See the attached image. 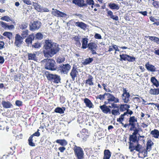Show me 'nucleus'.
Listing matches in <instances>:
<instances>
[{
  "instance_id": "f257e3e1",
  "label": "nucleus",
  "mask_w": 159,
  "mask_h": 159,
  "mask_svg": "<svg viewBox=\"0 0 159 159\" xmlns=\"http://www.w3.org/2000/svg\"><path fill=\"white\" fill-rule=\"evenodd\" d=\"M44 47L45 49L43 52L46 57H51L58 52L59 49L58 45L51 40H46Z\"/></svg>"
},
{
  "instance_id": "f03ea898",
  "label": "nucleus",
  "mask_w": 159,
  "mask_h": 159,
  "mask_svg": "<svg viewBox=\"0 0 159 159\" xmlns=\"http://www.w3.org/2000/svg\"><path fill=\"white\" fill-rule=\"evenodd\" d=\"M129 149L131 152H133L134 150L138 152L139 157L140 154H143V157H144L147 156V151L146 150L145 148L140 145L139 143H137L136 145H134V144H130L129 146Z\"/></svg>"
},
{
  "instance_id": "7ed1b4c3",
  "label": "nucleus",
  "mask_w": 159,
  "mask_h": 159,
  "mask_svg": "<svg viewBox=\"0 0 159 159\" xmlns=\"http://www.w3.org/2000/svg\"><path fill=\"white\" fill-rule=\"evenodd\" d=\"M42 61L45 63L44 66L45 69L50 70H56V63L54 60L51 59H46L43 60Z\"/></svg>"
},
{
  "instance_id": "20e7f679",
  "label": "nucleus",
  "mask_w": 159,
  "mask_h": 159,
  "mask_svg": "<svg viewBox=\"0 0 159 159\" xmlns=\"http://www.w3.org/2000/svg\"><path fill=\"white\" fill-rule=\"evenodd\" d=\"M74 150L75 155L78 159H83L84 158V153L82 148L76 146Z\"/></svg>"
},
{
  "instance_id": "39448f33",
  "label": "nucleus",
  "mask_w": 159,
  "mask_h": 159,
  "mask_svg": "<svg viewBox=\"0 0 159 159\" xmlns=\"http://www.w3.org/2000/svg\"><path fill=\"white\" fill-rule=\"evenodd\" d=\"M15 38L14 44L17 47H20L23 43V39L18 34H16Z\"/></svg>"
},
{
  "instance_id": "423d86ee",
  "label": "nucleus",
  "mask_w": 159,
  "mask_h": 159,
  "mask_svg": "<svg viewBox=\"0 0 159 159\" xmlns=\"http://www.w3.org/2000/svg\"><path fill=\"white\" fill-rule=\"evenodd\" d=\"M123 93L122 94V100L125 103H127L130 101V95L129 93L127 92L126 89L123 88Z\"/></svg>"
},
{
  "instance_id": "0eeeda50",
  "label": "nucleus",
  "mask_w": 159,
  "mask_h": 159,
  "mask_svg": "<svg viewBox=\"0 0 159 159\" xmlns=\"http://www.w3.org/2000/svg\"><path fill=\"white\" fill-rule=\"evenodd\" d=\"M47 77L48 80H52V81L56 83H58L60 82V77L57 75L48 74L47 76Z\"/></svg>"
},
{
  "instance_id": "6e6552de",
  "label": "nucleus",
  "mask_w": 159,
  "mask_h": 159,
  "mask_svg": "<svg viewBox=\"0 0 159 159\" xmlns=\"http://www.w3.org/2000/svg\"><path fill=\"white\" fill-rule=\"evenodd\" d=\"M89 49L90 50L91 53L93 54H96V50H97L98 46L97 44L94 42H91L88 44Z\"/></svg>"
},
{
  "instance_id": "1a4fd4ad",
  "label": "nucleus",
  "mask_w": 159,
  "mask_h": 159,
  "mask_svg": "<svg viewBox=\"0 0 159 159\" xmlns=\"http://www.w3.org/2000/svg\"><path fill=\"white\" fill-rule=\"evenodd\" d=\"M129 107L130 105H129L126 104H121L119 110H120V111H123L126 110L127 111L126 112H128V114L131 115L133 113V112L132 111L129 109Z\"/></svg>"
},
{
  "instance_id": "9d476101",
  "label": "nucleus",
  "mask_w": 159,
  "mask_h": 159,
  "mask_svg": "<svg viewBox=\"0 0 159 159\" xmlns=\"http://www.w3.org/2000/svg\"><path fill=\"white\" fill-rule=\"evenodd\" d=\"M105 95L107 96V100L109 102H114L115 103L119 102L118 98H115L113 95L109 93H105Z\"/></svg>"
},
{
  "instance_id": "9b49d317",
  "label": "nucleus",
  "mask_w": 159,
  "mask_h": 159,
  "mask_svg": "<svg viewBox=\"0 0 159 159\" xmlns=\"http://www.w3.org/2000/svg\"><path fill=\"white\" fill-rule=\"evenodd\" d=\"M30 30H32L38 29L40 28L41 24L40 22L39 21H34L30 25Z\"/></svg>"
},
{
  "instance_id": "f8f14e48",
  "label": "nucleus",
  "mask_w": 159,
  "mask_h": 159,
  "mask_svg": "<svg viewBox=\"0 0 159 159\" xmlns=\"http://www.w3.org/2000/svg\"><path fill=\"white\" fill-rule=\"evenodd\" d=\"M33 6L34 8L38 11L41 12H48L49 10L47 8H43L39 5L37 3L33 2Z\"/></svg>"
},
{
  "instance_id": "ddd939ff",
  "label": "nucleus",
  "mask_w": 159,
  "mask_h": 159,
  "mask_svg": "<svg viewBox=\"0 0 159 159\" xmlns=\"http://www.w3.org/2000/svg\"><path fill=\"white\" fill-rule=\"evenodd\" d=\"M72 3L80 7H83L87 6L84 0H72Z\"/></svg>"
},
{
  "instance_id": "4468645a",
  "label": "nucleus",
  "mask_w": 159,
  "mask_h": 159,
  "mask_svg": "<svg viewBox=\"0 0 159 159\" xmlns=\"http://www.w3.org/2000/svg\"><path fill=\"white\" fill-rule=\"evenodd\" d=\"M129 145L130 144H134L133 143H139V138H138L136 135H131L129 137Z\"/></svg>"
},
{
  "instance_id": "2eb2a0df",
  "label": "nucleus",
  "mask_w": 159,
  "mask_h": 159,
  "mask_svg": "<svg viewBox=\"0 0 159 159\" xmlns=\"http://www.w3.org/2000/svg\"><path fill=\"white\" fill-rule=\"evenodd\" d=\"M101 109L102 112L106 114L109 113H111L110 109L105 104H104L102 106L99 107Z\"/></svg>"
},
{
  "instance_id": "dca6fc26",
  "label": "nucleus",
  "mask_w": 159,
  "mask_h": 159,
  "mask_svg": "<svg viewBox=\"0 0 159 159\" xmlns=\"http://www.w3.org/2000/svg\"><path fill=\"white\" fill-rule=\"evenodd\" d=\"M78 74V72L76 70V68L73 67L70 73V75L73 80H75V78L77 76Z\"/></svg>"
},
{
  "instance_id": "f3484780",
  "label": "nucleus",
  "mask_w": 159,
  "mask_h": 159,
  "mask_svg": "<svg viewBox=\"0 0 159 159\" xmlns=\"http://www.w3.org/2000/svg\"><path fill=\"white\" fill-rule=\"evenodd\" d=\"M70 66L68 64L63 65L61 68V71L65 74H66L70 69Z\"/></svg>"
},
{
  "instance_id": "a211bd4d",
  "label": "nucleus",
  "mask_w": 159,
  "mask_h": 159,
  "mask_svg": "<svg viewBox=\"0 0 159 159\" xmlns=\"http://www.w3.org/2000/svg\"><path fill=\"white\" fill-rule=\"evenodd\" d=\"M145 67L148 71L154 72L155 71L156 67L150 64L149 62H147L145 65Z\"/></svg>"
},
{
  "instance_id": "6ab92c4d",
  "label": "nucleus",
  "mask_w": 159,
  "mask_h": 159,
  "mask_svg": "<svg viewBox=\"0 0 159 159\" xmlns=\"http://www.w3.org/2000/svg\"><path fill=\"white\" fill-rule=\"evenodd\" d=\"M84 102L86 106L90 108H93V105L91 102L88 98H85L84 99Z\"/></svg>"
},
{
  "instance_id": "aec40b11",
  "label": "nucleus",
  "mask_w": 159,
  "mask_h": 159,
  "mask_svg": "<svg viewBox=\"0 0 159 159\" xmlns=\"http://www.w3.org/2000/svg\"><path fill=\"white\" fill-rule=\"evenodd\" d=\"M53 13L55 16L58 17H64L66 16V13L58 10L55 11Z\"/></svg>"
},
{
  "instance_id": "412c9836",
  "label": "nucleus",
  "mask_w": 159,
  "mask_h": 159,
  "mask_svg": "<svg viewBox=\"0 0 159 159\" xmlns=\"http://www.w3.org/2000/svg\"><path fill=\"white\" fill-rule=\"evenodd\" d=\"M111 153L109 150H105L104 152L103 159H109Z\"/></svg>"
},
{
  "instance_id": "4be33fe9",
  "label": "nucleus",
  "mask_w": 159,
  "mask_h": 159,
  "mask_svg": "<svg viewBox=\"0 0 159 159\" xmlns=\"http://www.w3.org/2000/svg\"><path fill=\"white\" fill-rule=\"evenodd\" d=\"M153 143L151 140H149L147 143V148L146 149H145L147 151V153H148V152H149L151 149V147L153 145Z\"/></svg>"
},
{
  "instance_id": "5701e85b",
  "label": "nucleus",
  "mask_w": 159,
  "mask_h": 159,
  "mask_svg": "<svg viewBox=\"0 0 159 159\" xmlns=\"http://www.w3.org/2000/svg\"><path fill=\"white\" fill-rule=\"evenodd\" d=\"M75 25L83 29L84 30L86 27V25L84 23L81 22H75Z\"/></svg>"
},
{
  "instance_id": "b1692460",
  "label": "nucleus",
  "mask_w": 159,
  "mask_h": 159,
  "mask_svg": "<svg viewBox=\"0 0 159 159\" xmlns=\"http://www.w3.org/2000/svg\"><path fill=\"white\" fill-rule=\"evenodd\" d=\"M150 134L153 137L156 138H158L159 136V131L157 129H155L151 132Z\"/></svg>"
},
{
  "instance_id": "393cba45",
  "label": "nucleus",
  "mask_w": 159,
  "mask_h": 159,
  "mask_svg": "<svg viewBox=\"0 0 159 159\" xmlns=\"http://www.w3.org/2000/svg\"><path fill=\"white\" fill-rule=\"evenodd\" d=\"M88 39L86 38H84L82 39V48L83 49H85L88 47Z\"/></svg>"
},
{
  "instance_id": "a878e982",
  "label": "nucleus",
  "mask_w": 159,
  "mask_h": 159,
  "mask_svg": "<svg viewBox=\"0 0 159 159\" xmlns=\"http://www.w3.org/2000/svg\"><path fill=\"white\" fill-rule=\"evenodd\" d=\"M2 104L3 107L6 108H9L12 106V104L8 101H2Z\"/></svg>"
},
{
  "instance_id": "bb28decb",
  "label": "nucleus",
  "mask_w": 159,
  "mask_h": 159,
  "mask_svg": "<svg viewBox=\"0 0 159 159\" xmlns=\"http://www.w3.org/2000/svg\"><path fill=\"white\" fill-rule=\"evenodd\" d=\"M93 77L91 75H89L88 76V79L86 81V84H87L89 85H93Z\"/></svg>"
},
{
  "instance_id": "cd10ccee",
  "label": "nucleus",
  "mask_w": 159,
  "mask_h": 159,
  "mask_svg": "<svg viewBox=\"0 0 159 159\" xmlns=\"http://www.w3.org/2000/svg\"><path fill=\"white\" fill-rule=\"evenodd\" d=\"M151 81L153 85H155L157 87L159 86V82L154 77H152L151 78Z\"/></svg>"
},
{
  "instance_id": "c85d7f7f",
  "label": "nucleus",
  "mask_w": 159,
  "mask_h": 159,
  "mask_svg": "<svg viewBox=\"0 0 159 159\" xmlns=\"http://www.w3.org/2000/svg\"><path fill=\"white\" fill-rule=\"evenodd\" d=\"M93 61V59L92 58H88L86 59L85 60H83L82 62V63L86 65L91 63Z\"/></svg>"
},
{
  "instance_id": "c756f323",
  "label": "nucleus",
  "mask_w": 159,
  "mask_h": 159,
  "mask_svg": "<svg viewBox=\"0 0 159 159\" xmlns=\"http://www.w3.org/2000/svg\"><path fill=\"white\" fill-rule=\"evenodd\" d=\"M110 8L112 9L118 10L119 9V6L117 4L114 3H110L109 4Z\"/></svg>"
},
{
  "instance_id": "7c9ffc66",
  "label": "nucleus",
  "mask_w": 159,
  "mask_h": 159,
  "mask_svg": "<svg viewBox=\"0 0 159 159\" xmlns=\"http://www.w3.org/2000/svg\"><path fill=\"white\" fill-rule=\"evenodd\" d=\"M29 35V31L27 30H23L22 31V33L21 34V36L22 37L23 39Z\"/></svg>"
},
{
  "instance_id": "2f4dec72",
  "label": "nucleus",
  "mask_w": 159,
  "mask_h": 159,
  "mask_svg": "<svg viewBox=\"0 0 159 159\" xmlns=\"http://www.w3.org/2000/svg\"><path fill=\"white\" fill-rule=\"evenodd\" d=\"M28 57L29 60H35L36 55L34 53H28Z\"/></svg>"
},
{
  "instance_id": "473e14b6",
  "label": "nucleus",
  "mask_w": 159,
  "mask_h": 159,
  "mask_svg": "<svg viewBox=\"0 0 159 159\" xmlns=\"http://www.w3.org/2000/svg\"><path fill=\"white\" fill-rule=\"evenodd\" d=\"M34 37L33 35H29L25 40L26 43L28 44L32 43L33 40L34 39Z\"/></svg>"
},
{
  "instance_id": "72a5a7b5",
  "label": "nucleus",
  "mask_w": 159,
  "mask_h": 159,
  "mask_svg": "<svg viewBox=\"0 0 159 159\" xmlns=\"http://www.w3.org/2000/svg\"><path fill=\"white\" fill-rule=\"evenodd\" d=\"M3 35L7 37L9 39H10L12 36V34L11 32H5L3 34Z\"/></svg>"
},
{
  "instance_id": "f704fd0d",
  "label": "nucleus",
  "mask_w": 159,
  "mask_h": 159,
  "mask_svg": "<svg viewBox=\"0 0 159 159\" xmlns=\"http://www.w3.org/2000/svg\"><path fill=\"white\" fill-rule=\"evenodd\" d=\"M139 128V126L138 123H134V124L131 126V127L130 129V130H134Z\"/></svg>"
},
{
  "instance_id": "c9c22d12",
  "label": "nucleus",
  "mask_w": 159,
  "mask_h": 159,
  "mask_svg": "<svg viewBox=\"0 0 159 159\" xmlns=\"http://www.w3.org/2000/svg\"><path fill=\"white\" fill-rule=\"evenodd\" d=\"M56 142L60 144L62 146H65L66 145L67 142L65 140H57Z\"/></svg>"
},
{
  "instance_id": "e433bc0d",
  "label": "nucleus",
  "mask_w": 159,
  "mask_h": 159,
  "mask_svg": "<svg viewBox=\"0 0 159 159\" xmlns=\"http://www.w3.org/2000/svg\"><path fill=\"white\" fill-rule=\"evenodd\" d=\"M149 39L159 44V38L156 37L151 36L149 37Z\"/></svg>"
},
{
  "instance_id": "4c0bfd02",
  "label": "nucleus",
  "mask_w": 159,
  "mask_h": 159,
  "mask_svg": "<svg viewBox=\"0 0 159 159\" xmlns=\"http://www.w3.org/2000/svg\"><path fill=\"white\" fill-rule=\"evenodd\" d=\"M65 58L63 56H59L57 60V62L59 63H61L65 61Z\"/></svg>"
},
{
  "instance_id": "58836bf2",
  "label": "nucleus",
  "mask_w": 159,
  "mask_h": 159,
  "mask_svg": "<svg viewBox=\"0 0 159 159\" xmlns=\"http://www.w3.org/2000/svg\"><path fill=\"white\" fill-rule=\"evenodd\" d=\"M128 112H125L123 114H121L119 118L117 119V120L118 122H121L123 121L124 119V116L127 115Z\"/></svg>"
},
{
  "instance_id": "ea45409f",
  "label": "nucleus",
  "mask_w": 159,
  "mask_h": 159,
  "mask_svg": "<svg viewBox=\"0 0 159 159\" xmlns=\"http://www.w3.org/2000/svg\"><path fill=\"white\" fill-rule=\"evenodd\" d=\"M33 138L32 136H30L28 139L29 144L31 146L34 147L35 146V144L33 142Z\"/></svg>"
},
{
  "instance_id": "a19ab883",
  "label": "nucleus",
  "mask_w": 159,
  "mask_h": 159,
  "mask_svg": "<svg viewBox=\"0 0 159 159\" xmlns=\"http://www.w3.org/2000/svg\"><path fill=\"white\" fill-rule=\"evenodd\" d=\"M28 24L26 23H23L20 26V29L21 30H25L27 27Z\"/></svg>"
},
{
  "instance_id": "79ce46f5",
  "label": "nucleus",
  "mask_w": 159,
  "mask_h": 159,
  "mask_svg": "<svg viewBox=\"0 0 159 159\" xmlns=\"http://www.w3.org/2000/svg\"><path fill=\"white\" fill-rule=\"evenodd\" d=\"M120 60L122 61V60L126 61L127 60V55L123 54L122 55H120Z\"/></svg>"
},
{
  "instance_id": "37998d69",
  "label": "nucleus",
  "mask_w": 159,
  "mask_h": 159,
  "mask_svg": "<svg viewBox=\"0 0 159 159\" xmlns=\"http://www.w3.org/2000/svg\"><path fill=\"white\" fill-rule=\"evenodd\" d=\"M111 113L112 114L115 116H116L120 114L119 110H112L111 111Z\"/></svg>"
},
{
  "instance_id": "c03bdc74",
  "label": "nucleus",
  "mask_w": 159,
  "mask_h": 159,
  "mask_svg": "<svg viewBox=\"0 0 159 159\" xmlns=\"http://www.w3.org/2000/svg\"><path fill=\"white\" fill-rule=\"evenodd\" d=\"M55 111L57 113H59L60 114L63 113H64V111L63 109L60 107H57L56 108L55 110Z\"/></svg>"
},
{
  "instance_id": "a18cd8bd",
  "label": "nucleus",
  "mask_w": 159,
  "mask_h": 159,
  "mask_svg": "<svg viewBox=\"0 0 159 159\" xmlns=\"http://www.w3.org/2000/svg\"><path fill=\"white\" fill-rule=\"evenodd\" d=\"M135 58L134 57H131L129 55H127V60L129 61H133L135 60Z\"/></svg>"
},
{
  "instance_id": "49530a36",
  "label": "nucleus",
  "mask_w": 159,
  "mask_h": 159,
  "mask_svg": "<svg viewBox=\"0 0 159 159\" xmlns=\"http://www.w3.org/2000/svg\"><path fill=\"white\" fill-rule=\"evenodd\" d=\"M43 38V35L40 33H37L36 35V39H41Z\"/></svg>"
},
{
  "instance_id": "de8ad7c7",
  "label": "nucleus",
  "mask_w": 159,
  "mask_h": 159,
  "mask_svg": "<svg viewBox=\"0 0 159 159\" xmlns=\"http://www.w3.org/2000/svg\"><path fill=\"white\" fill-rule=\"evenodd\" d=\"M106 95H105V93L102 95L100 94L98 96L96 97V98L97 99H99L101 100H103L105 98Z\"/></svg>"
},
{
  "instance_id": "09e8293b",
  "label": "nucleus",
  "mask_w": 159,
  "mask_h": 159,
  "mask_svg": "<svg viewBox=\"0 0 159 159\" xmlns=\"http://www.w3.org/2000/svg\"><path fill=\"white\" fill-rule=\"evenodd\" d=\"M137 119L135 118V117L134 116L130 117L129 120V122L134 123H135V122H137Z\"/></svg>"
},
{
  "instance_id": "8fccbe9b",
  "label": "nucleus",
  "mask_w": 159,
  "mask_h": 159,
  "mask_svg": "<svg viewBox=\"0 0 159 159\" xmlns=\"http://www.w3.org/2000/svg\"><path fill=\"white\" fill-rule=\"evenodd\" d=\"M1 19L2 20H5L7 21H8L10 20V18L7 16H4L3 17H2L1 18Z\"/></svg>"
},
{
  "instance_id": "3c124183",
  "label": "nucleus",
  "mask_w": 159,
  "mask_h": 159,
  "mask_svg": "<svg viewBox=\"0 0 159 159\" xmlns=\"http://www.w3.org/2000/svg\"><path fill=\"white\" fill-rule=\"evenodd\" d=\"M149 93L151 94L156 95V89H151L149 91Z\"/></svg>"
},
{
  "instance_id": "603ef678",
  "label": "nucleus",
  "mask_w": 159,
  "mask_h": 159,
  "mask_svg": "<svg viewBox=\"0 0 159 159\" xmlns=\"http://www.w3.org/2000/svg\"><path fill=\"white\" fill-rule=\"evenodd\" d=\"M81 38V36L79 35H77L75 36L73 38V39L75 42L79 41Z\"/></svg>"
},
{
  "instance_id": "864d4df0",
  "label": "nucleus",
  "mask_w": 159,
  "mask_h": 159,
  "mask_svg": "<svg viewBox=\"0 0 159 159\" xmlns=\"http://www.w3.org/2000/svg\"><path fill=\"white\" fill-rule=\"evenodd\" d=\"M0 23L2 28L5 29H7L8 25L2 21L0 22Z\"/></svg>"
},
{
  "instance_id": "5fc2aeb1",
  "label": "nucleus",
  "mask_w": 159,
  "mask_h": 159,
  "mask_svg": "<svg viewBox=\"0 0 159 159\" xmlns=\"http://www.w3.org/2000/svg\"><path fill=\"white\" fill-rule=\"evenodd\" d=\"M118 107L117 104L113 103L111 104V106H109L108 107L111 108H118Z\"/></svg>"
},
{
  "instance_id": "6e6d98bb",
  "label": "nucleus",
  "mask_w": 159,
  "mask_h": 159,
  "mask_svg": "<svg viewBox=\"0 0 159 159\" xmlns=\"http://www.w3.org/2000/svg\"><path fill=\"white\" fill-rule=\"evenodd\" d=\"M86 4H88L89 5H94V1L93 0H86Z\"/></svg>"
},
{
  "instance_id": "4d7b16f0",
  "label": "nucleus",
  "mask_w": 159,
  "mask_h": 159,
  "mask_svg": "<svg viewBox=\"0 0 159 159\" xmlns=\"http://www.w3.org/2000/svg\"><path fill=\"white\" fill-rule=\"evenodd\" d=\"M39 130H38V131L36 132H35L32 135L30 136H32V138H33L34 136H39L40 135V133L39 132Z\"/></svg>"
},
{
  "instance_id": "13d9d810",
  "label": "nucleus",
  "mask_w": 159,
  "mask_h": 159,
  "mask_svg": "<svg viewBox=\"0 0 159 159\" xmlns=\"http://www.w3.org/2000/svg\"><path fill=\"white\" fill-rule=\"evenodd\" d=\"M140 129L139 128L136 129L134 131V132L132 133V135H136V134L138 133Z\"/></svg>"
},
{
  "instance_id": "bf43d9fd",
  "label": "nucleus",
  "mask_w": 159,
  "mask_h": 159,
  "mask_svg": "<svg viewBox=\"0 0 159 159\" xmlns=\"http://www.w3.org/2000/svg\"><path fill=\"white\" fill-rule=\"evenodd\" d=\"M22 1L24 3L27 5H31V1L29 0H22Z\"/></svg>"
},
{
  "instance_id": "052dcab7",
  "label": "nucleus",
  "mask_w": 159,
  "mask_h": 159,
  "mask_svg": "<svg viewBox=\"0 0 159 159\" xmlns=\"http://www.w3.org/2000/svg\"><path fill=\"white\" fill-rule=\"evenodd\" d=\"M95 38L96 39H101L102 38L101 35L98 34H96L94 36Z\"/></svg>"
},
{
  "instance_id": "680f3d73",
  "label": "nucleus",
  "mask_w": 159,
  "mask_h": 159,
  "mask_svg": "<svg viewBox=\"0 0 159 159\" xmlns=\"http://www.w3.org/2000/svg\"><path fill=\"white\" fill-rule=\"evenodd\" d=\"M135 102L137 103H140L141 102L140 99L138 97H135L133 98Z\"/></svg>"
},
{
  "instance_id": "e2e57ef3",
  "label": "nucleus",
  "mask_w": 159,
  "mask_h": 159,
  "mask_svg": "<svg viewBox=\"0 0 159 159\" xmlns=\"http://www.w3.org/2000/svg\"><path fill=\"white\" fill-rule=\"evenodd\" d=\"M110 18L116 20H118V17L117 16H115L113 15L110 17Z\"/></svg>"
},
{
  "instance_id": "0e129e2a",
  "label": "nucleus",
  "mask_w": 159,
  "mask_h": 159,
  "mask_svg": "<svg viewBox=\"0 0 159 159\" xmlns=\"http://www.w3.org/2000/svg\"><path fill=\"white\" fill-rule=\"evenodd\" d=\"M115 47V45L113 46H109V50L108 51L109 52H111L112 51H113V50H114V47Z\"/></svg>"
},
{
  "instance_id": "69168bd1",
  "label": "nucleus",
  "mask_w": 159,
  "mask_h": 159,
  "mask_svg": "<svg viewBox=\"0 0 159 159\" xmlns=\"http://www.w3.org/2000/svg\"><path fill=\"white\" fill-rule=\"evenodd\" d=\"M16 104L17 106H20L22 105V102L21 101L17 100L16 102Z\"/></svg>"
},
{
  "instance_id": "338daca9",
  "label": "nucleus",
  "mask_w": 159,
  "mask_h": 159,
  "mask_svg": "<svg viewBox=\"0 0 159 159\" xmlns=\"http://www.w3.org/2000/svg\"><path fill=\"white\" fill-rule=\"evenodd\" d=\"M14 28V26L12 25H8L7 29H8L9 30H11V29H13Z\"/></svg>"
},
{
  "instance_id": "774afa93",
  "label": "nucleus",
  "mask_w": 159,
  "mask_h": 159,
  "mask_svg": "<svg viewBox=\"0 0 159 159\" xmlns=\"http://www.w3.org/2000/svg\"><path fill=\"white\" fill-rule=\"evenodd\" d=\"M65 149L66 148L64 147H60L59 148V150L61 152H63Z\"/></svg>"
}]
</instances>
